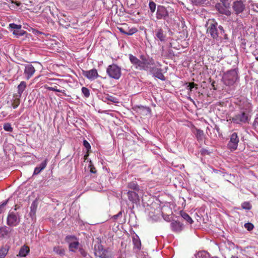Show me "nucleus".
<instances>
[{"label": "nucleus", "mask_w": 258, "mask_h": 258, "mask_svg": "<svg viewBox=\"0 0 258 258\" xmlns=\"http://www.w3.org/2000/svg\"><path fill=\"white\" fill-rule=\"evenodd\" d=\"M21 97L16 94L13 95V98L11 100V105L14 108H16L20 105Z\"/></svg>", "instance_id": "nucleus-20"}, {"label": "nucleus", "mask_w": 258, "mask_h": 258, "mask_svg": "<svg viewBox=\"0 0 258 258\" xmlns=\"http://www.w3.org/2000/svg\"><path fill=\"white\" fill-rule=\"evenodd\" d=\"M253 54L255 55L256 60L258 61V55L256 56L255 54H254V53H253Z\"/></svg>", "instance_id": "nucleus-53"}, {"label": "nucleus", "mask_w": 258, "mask_h": 258, "mask_svg": "<svg viewBox=\"0 0 258 258\" xmlns=\"http://www.w3.org/2000/svg\"><path fill=\"white\" fill-rule=\"evenodd\" d=\"M196 5H200L204 4L206 0H191Z\"/></svg>", "instance_id": "nucleus-46"}, {"label": "nucleus", "mask_w": 258, "mask_h": 258, "mask_svg": "<svg viewBox=\"0 0 258 258\" xmlns=\"http://www.w3.org/2000/svg\"><path fill=\"white\" fill-rule=\"evenodd\" d=\"M196 133L195 134L197 139L198 141H202L204 139L205 135L203 131L196 128Z\"/></svg>", "instance_id": "nucleus-26"}, {"label": "nucleus", "mask_w": 258, "mask_h": 258, "mask_svg": "<svg viewBox=\"0 0 258 258\" xmlns=\"http://www.w3.org/2000/svg\"><path fill=\"white\" fill-rule=\"evenodd\" d=\"M207 152H208L205 149H203L202 150V154H205L206 153L208 154Z\"/></svg>", "instance_id": "nucleus-49"}, {"label": "nucleus", "mask_w": 258, "mask_h": 258, "mask_svg": "<svg viewBox=\"0 0 258 258\" xmlns=\"http://www.w3.org/2000/svg\"><path fill=\"white\" fill-rule=\"evenodd\" d=\"M12 229L6 226L0 227V238H5L9 236Z\"/></svg>", "instance_id": "nucleus-17"}, {"label": "nucleus", "mask_w": 258, "mask_h": 258, "mask_svg": "<svg viewBox=\"0 0 258 258\" xmlns=\"http://www.w3.org/2000/svg\"><path fill=\"white\" fill-rule=\"evenodd\" d=\"M172 229L173 231L178 232L182 229V224L178 221H174L171 224Z\"/></svg>", "instance_id": "nucleus-24"}, {"label": "nucleus", "mask_w": 258, "mask_h": 258, "mask_svg": "<svg viewBox=\"0 0 258 258\" xmlns=\"http://www.w3.org/2000/svg\"><path fill=\"white\" fill-rule=\"evenodd\" d=\"M241 207L243 209L250 210L251 209L252 206L249 202H245L242 204Z\"/></svg>", "instance_id": "nucleus-36"}, {"label": "nucleus", "mask_w": 258, "mask_h": 258, "mask_svg": "<svg viewBox=\"0 0 258 258\" xmlns=\"http://www.w3.org/2000/svg\"><path fill=\"white\" fill-rule=\"evenodd\" d=\"M171 51H172V50H170V51H169V54H170V55H174L172 53V52H171Z\"/></svg>", "instance_id": "nucleus-55"}, {"label": "nucleus", "mask_w": 258, "mask_h": 258, "mask_svg": "<svg viewBox=\"0 0 258 258\" xmlns=\"http://www.w3.org/2000/svg\"><path fill=\"white\" fill-rule=\"evenodd\" d=\"M13 33L15 35L19 36L24 35L26 33V32L23 30H22L21 28L20 29L14 30Z\"/></svg>", "instance_id": "nucleus-34"}, {"label": "nucleus", "mask_w": 258, "mask_h": 258, "mask_svg": "<svg viewBox=\"0 0 258 258\" xmlns=\"http://www.w3.org/2000/svg\"><path fill=\"white\" fill-rule=\"evenodd\" d=\"M248 106L245 110L240 111L231 118V121L235 123L241 124L248 123L250 120L249 112L251 110V105L248 103Z\"/></svg>", "instance_id": "nucleus-1"}, {"label": "nucleus", "mask_w": 258, "mask_h": 258, "mask_svg": "<svg viewBox=\"0 0 258 258\" xmlns=\"http://www.w3.org/2000/svg\"><path fill=\"white\" fill-rule=\"evenodd\" d=\"M121 215H122V212H119L117 214H116L115 215H114L113 218L114 219H116L119 216H121Z\"/></svg>", "instance_id": "nucleus-48"}, {"label": "nucleus", "mask_w": 258, "mask_h": 258, "mask_svg": "<svg viewBox=\"0 0 258 258\" xmlns=\"http://www.w3.org/2000/svg\"><path fill=\"white\" fill-rule=\"evenodd\" d=\"M169 16V10L164 6H158L156 13V18L158 19H165Z\"/></svg>", "instance_id": "nucleus-11"}, {"label": "nucleus", "mask_w": 258, "mask_h": 258, "mask_svg": "<svg viewBox=\"0 0 258 258\" xmlns=\"http://www.w3.org/2000/svg\"><path fill=\"white\" fill-rule=\"evenodd\" d=\"M118 29L121 33L127 35H132L138 31L137 29L135 28L128 29L127 31L124 30V28L122 27H118Z\"/></svg>", "instance_id": "nucleus-21"}, {"label": "nucleus", "mask_w": 258, "mask_h": 258, "mask_svg": "<svg viewBox=\"0 0 258 258\" xmlns=\"http://www.w3.org/2000/svg\"><path fill=\"white\" fill-rule=\"evenodd\" d=\"M29 247L28 246L24 245L21 248L18 256L20 257H25L29 252Z\"/></svg>", "instance_id": "nucleus-23"}, {"label": "nucleus", "mask_w": 258, "mask_h": 258, "mask_svg": "<svg viewBox=\"0 0 258 258\" xmlns=\"http://www.w3.org/2000/svg\"><path fill=\"white\" fill-rule=\"evenodd\" d=\"M27 85L26 83L24 81H22L20 83V84L18 86V92L16 95H18L19 96H21L22 94L25 90L26 88Z\"/></svg>", "instance_id": "nucleus-22"}, {"label": "nucleus", "mask_w": 258, "mask_h": 258, "mask_svg": "<svg viewBox=\"0 0 258 258\" xmlns=\"http://www.w3.org/2000/svg\"><path fill=\"white\" fill-rule=\"evenodd\" d=\"M9 27L12 29H14L15 30L16 29H20L21 28V25H17L14 23H11L9 24Z\"/></svg>", "instance_id": "nucleus-40"}, {"label": "nucleus", "mask_w": 258, "mask_h": 258, "mask_svg": "<svg viewBox=\"0 0 258 258\" xmlns=\"http://www.w3.org/2000/svg\"><path fill=\"white\" fill-rule=\"evenodd\" d=\"M180 215L185 220H186L189 224H192L193 220L191 217L186 213L181 211L180 212Z\"/></svg>", "instance_id": "nucleus-30"}, {"label": "nucleus", "mask_w": 258, "mask_h": 258, "mask_svg": "<svg viewBox=\"0 0 258 258\" xmlns=\"http://www.w3.org/2000/svg\"><path fill=\"white\" fill-rule=\"evenodd\" d=\"M79 251L80 253L83 257H85L87 255V252L83 248H79Z\"/></svg>", "instance_id": "nucleus-45"}, {"label": "nucleus", "mask_w": 258, "mask_h": 258, "mask_svg": "<svg viewBox=\"0 0 258 258\" xmlns=\"http://www.w3.org/2000/svg\"><path fill=\"white\" fill-rule=\"evenodd\" d=\"M9 246L6 245L0 248V258H4L7 254L9 250Z\"/></svg>", "instance_id": "nucleus-25"}, {"label": "nucleus", "mask_w": 258, "mask_h": 258, "mask_svg": "<svg viewBox=\"0 0 258 258\" xmlns=\"http://www.w3.org/2000/svg\"><path fill=\"white\" fill-rule=\"evenodd\" d=\"M127 187L130 189V190L143 192V190L140 188V186L136 181H133L127 183Z\"/></svg>", "instance_id": "nucleus-16"}, {"label": "nucleus", "mask_w": 258, "mask_h": 258, "mask_svg": "<svg viewBox=\"0 0 258 258\" xmlns=\"http://www.w3.org/2000/svg\"><path fill=\"white\" fill-rule=\"evenodd\" d=\"M197 86H198V85H197V84H195V83H194V82H191V83H189V84H188V85L187 87L188 88V89H189L190 91H192V89L194 87H196V88L197 89Z\"/></svg>", "instance_id": "nucleus-44"}, {"label": "nucleus", "mask_w": 258, "mask_h": 258, "mask_svg": "<svg viewBox=\"0 0 258 258\" xmlns=\"http://www.w3.org/2000/svg\"><path fill=\"white\" fill-rule=\"evenodd\" d=\"M196 258H211L209 253L205 251H199L196 255Z\"/></svg>", "instance_id": "nucleus-28"}, {"label": "nucleus", "mask_w": 258, "mask_h": 258, "mask_svg": "<svg viewBox=\"0 0 258 258\" xmlns=\"http://www.w3.org/2000/svg\"><path fill=\"white\" fill-rule=\"evenodd\" d=\"M47 162L48 159H45L39 166L35 167L33 172V175L39 174L43 170H44L47 166Z\"/></svg>", "instance_id": "nucleus-19"}, {"label": "nucleus", "mask_w": 258, "mask_h": 258, "mask_svg": "<svg viewBox=\"0 0 258 258\" xmlns=\"http://www.w3.org/2000/svg\"><path fill=\"white\" fill-rule=\"evenodd\" d=\"M230 258H238V257L236 256L232 255Z\"/></svg>", "instance_id": "nucleus-54"}, {"label": "nucleus", "mask_w": 258, "mask_h": 258, "mask_svg": "<svg viewBox=\"0 0 258 258\" xmlns=\"http://www.w3.org/2000/svg\"><path fill=\"white\" fill-rule=\"evenodd\" d=\"M105 99L114 103L116 102V98L112 96L107 95V96L106 97Z\"/></svg>", "instance_id": "nucleus-41"}, {"label": "nucleus", "mask_w": 258, "mask_h": 258, "mask_svg": "<svg viewBox=\"0 0 258 258\" xmlns=\"http://www.w3.org/2000/svg\"><path fill=\"white\" fill-rule=\"evenodd\" d=\"M218 23L215 19H209L207 23V33L210 34L213 39H217L218 33L217 30Z\"/></svg>", "instance_id": "nucleus-3"}, {"label": "nucleus", "mask_w": 258, "mask_h": 258, "mask_svg": "<svg viewBox=\"0 0 258 258\" xmlns=\"http://www.w3.org/2000/svg\"><path fill=\"white\" fill-rule=\"evenodd\" d=\"M65 240L69 244H70L74 241L78 240V239L77 237L74 235H68L66 237Z\"/></svg>", "instance_id": "nucleus-33"}, {"label": "nucleus", "mask_w": 258, "mask_h": 258, "mask_svg": "<svg viewBox=\"0 0 258 258\" xmlns=\"http://www.w3.org/2000/svg\"><path fill=\"white\" fill-rule=\"evenodd\" d=\"M35 72V69L32 64H28L25 66L24 74L27 80L30 79L34 75Z\"/></svg>", "instance_id": "nucleus-13"}, {"label": "nucleus", "mask_w": 258, "mask_h": 258, "mask_svg": "<svg viewBox=\"0 0 258 258\" xmlns=\"http://www.w3.org/2000/svg\"><path fill=\"white\" fill-rule=\"evenodd\" d=\"M18 208H19V207H18L17 205H16L15 206V210L16 211Z\"/></svg>", "instance_id": "nucleus-52"}, {"label": "nucleus", "mask_w": 258, "mask_h": 258, "mask_svg": "<svg viewBox=\"0 0 258 258\" xmlns=\"http://www.w3.org/2000/svg\"><path fill=\"white\" fill-rule=\"evenodd\" d=\"M44 87L45 89L50 90V91H53L57 92H61V93H64V90H61L58 89L57 88V87L56 86H54L53 87H49L47 85H44Z\"/></svg>", "instance_id": "nucleus-32"}, {"label": "nucleus", "mask_w": 258, "mask_h": 258, "mask_svg": "<svg viewBox=\"0 0 258 258\" xmlns=\"http://www.w3.org/2000/svg\"><path fill=\"white\" fill-rule=\"evenodd\" d=\"M133 242L134 245V247L140 250L141 247V242L138 237H133Z\"/></svg>", "instance_id": "nucleus-31"}, {"label": "nucleus", "mask_w": 258, "mask_h": 258, "mask_svg": "<svg viewBox=\"0 0 258 258\" xmlns=\"http://www.w3.org/2000/svg\"><path fill=\"white\" fill-rule=\"evenodd\" d=\"M212 258H218V257H216V256H215V257H213Z\"/></svg>", "instance_id": "nucleus-57"}, {"label": "nucleus", "mask_w": 258, "mask_h": 258, "mask_svg": "<svg viewBox=\"0 0 258 258\" xmlns=\"http://www.w3.org/2000/svg\"><path fill=\"white\" fill-rule=\"evenodd\" d=\"M82 92L86 98H88L90 96V91L89 90L85 87L82 88Z\"/></svg>", "instance_id": "nucleus-35"}, {"label": "nucleus", "mask_w": 258, "mask_h": 258, "mask_svg": "<svg viewBox=\"0 0 258 258\" xmlns=\"http://www.w3.org/2000/svg\"><path fill=\"white\" fill-rule=\"evenodd\" d=\"M170 13H172H172H174V11H173V9H170Z\"/></svg>", "instance_id": "nucleus-56"}, {"label": "nucleus", "mask_w": 258, "mask_h": 258, "mask_svg": "<svg viewBox=\"0 0 258 258\" xmlns=\"http://www.w3.org/2000/svg\"><path fill=\"white\" fill-rule=\"evenodd\" d=\"M150 71L154 77L162 81H164L165 80V78L162 73V70L161 69L153 67L151 68Z\"/></svg>", "instance_id": "nucleus-15"}, {"label": "nucleus", "mask_w": 258, "mask_h": 258, "mask_svg": "<svg viewBox=\"0 0 258 258\" xmlns=\"http://www.w3.org/2000/svg\"><path fill=\"white\" fill-rule=\"evenodd\" d=\"M8 202V200H6L2 204L0 205V214L3 212V211H4V208L5 206L7 204Z\"/></svg>", "instance_id": "nucleus-43"}, {"label": "nucleus", "mask_w": 258, "mask_h": 258, "mask_svg": "<svg viewBox=\"0 0 258 258\" xmlns=\"http://www.w3.org/2000/svg\"><path fill=\"white\" fill-rule=\"evenodd\" d=\"M20 221V215L14 212H9L7 220V224L9 226H16Z\"/></svg>", "instance_id": "nucleus-7"}, {"label": "nucleus", "mask_w": 258, "mask_h": 258, "mask_svg": "<svg viewBox=\"0 0 258 258\" xmlns=\"http://www.w3.org/2000/svg\"><path fill=\"white\" fill-rule=\"evenodd\" d=\"M37 208V202L36 201H34L32 202V203L31 204V207H30V214L31 215H35Z\"/></svg>", "instance_id": "nucleus-29"}, {"label": "nucleus", "mask_w": 258, "mask_h": 258, "mask_svg": "<svg viewBox=\"0 0 258 258\" xmlns=\"http://www.w3.org/2000/svg\"><path fill=\"white\" fill-rule=\"evenodd\" d=\"M218 28L220 30H221V31H223L224 32V29L223 28V27L222 26H218Z\"/></svg>", "instance_id": "nucleus-50"}, {"label": "nucleus", "mask_w": 258, "mask_h": 258, "mask_svg": "<svg viewBox=\"0 0 258 258\" xmlns=\"http://www.w3.org/2000/svg\"><path fill=\"white\" fill-rule=\"evenodd\" d=\"M145 109H146L148 112H151V109L149 107H144Z\"/></svg>", "instance_id": "nucleus-51"}, {"label": "nucleus", "mask_w": 258, "mask_h": 258, "mask_svg": "<svg viewBox=\"0 0 258 258\" xmlns=\"http://www.w3.org/2000/svg\"><path fill=\"white\" fill-rule=\"evenodd\" d=\"M83 75L90 80H94L99 76L97 71L93 69L89 71H82Z\"/></svg>", "instance_id": "nucleus-12"}, {"label": "nucleus", "mask_w": 258, "mask_h": 258, "mask_svg": "<svg viewBox=\"0 0 258 258\" xmlns=\"http://www.w3.org/2000/svg\"><path fill=\"white\" fill-rule=\"evenodd\" d=\"M149 8L150 9L151 12L152 13H154L156 10V4L153 2H150L149 3Z\"/></svg>", "instance_id": "nucleus-38"}, {"label": "nucleus", "mask_w": 258, "mask_h": 258, "mask_svg": "<svg viewBox=\"0 0 258 258\" xmlns=\"http://www.w3.org/2000/svg\"><path fill=\"white\" fill-rule=\"evenodd\" d=\"M156 38L161 41H165L166 40V34L163 29L161 28L155 30Z\"/></svg>", "instance_id": "nucleus-18"}, {"label": "nucleus", "mask_w": 258, "mask_h": 258, "mask_svg": "<svg viewBox=\"0 0 258 258\" xmlns=\"http://www.w3.org/2000/svg\"><path fill=\"white\" fill-rule=\"evenodd\" d=\"M4 129L7 132H12L13 131V127L11 126V123H6L4 125Z\"/></svg>", "instance_id": "nucleus-37"}, {"label": "nucleus", "mask_w": 258, "mask_h": 258, "mask_svg": "<svg viewBox=\"0 0 258 258\" xmlns=\"http://www.w3.org/2000/svg\"><path fill=\"white\" fill-rule=\"evenodd\" d=\"M83 145L86 148V149L87 150V151H89V150L91 149V146H90V144L86 140H84Z\"/></svg>", "instance_id": "nucleus-42"}, {"label": "nucleus", "mask_w": 258, "mask_h": 258, "mask_svg": "<svg viewBox=\"0 0 258 258\" xmlns=\"http://www.w3.org/2000/svg\"><path fill=\"white\" fill-rule=\"evenodd\" d=\"M237 77V72L235 70L227 72L223 77L225 84L229 86L233 85L236 81Z\"/></svg>", "instance_id": "nucleus-6"}, {"label": "nucleus", "mask_w": 258, "mask_h": 258, "mask_svg": "<svg viewBox=\"0 0 258 258\" xmlns=\"http://www.w3.org/2000/svg\"><path fill=\"white\" fill-rule=\"evenodd\" d=\"M239 142L237 134L233 133L230 136V141L228 144V148L231 150H236L237 148Z\"/></svg>", "instance_id": "nucleus-10"}, {"label": "nucleus", "mask_w": 258, "mask_h": 258, "mask_svg": "<svg viewBox=\"0 0 258 258\" xmlns=\"http://www.w3.org/2000/svg\"><path fill=\"white\" fill-rule=\"evenodd\" d=\"M87 157V155H85V158H86Z\"/></svg>", "instance_id": "nucleus-58"}, {"label": "nucleus", "mask_w": 258, "mask_h": 258, "mask_svg": "<svg viewBox=\"0 0 258 258\" xmlns=\"http://www.w3.org/2000/svg\"><path fill=\"white\" fill-rule=\"evenodd\" d=\"M89 167H90V172L93 173H95L96 172V170L95 168L94 167L93 165H92L91 164L89 165Z\"/></svg>", "instance_id": "nucleus-47"}, {"label": "nucleus", "mask_w": 258, "mask_h": 258, "mask_svg": "<svg viewBox=\"0 0 258 258\" xmlns=\"http://www.w3.org/2000/svg\"><path fill=\"white\" fill-rule=\"evenodd\" d=\"M143 192L128 190L126 192L128 200L133 204H139L140 202V196L143 195Z\"/></svg>", "instance_id": "nucleus-8"}, {"label": "nucleus", "mask_w": 258, "mask_h": 258, "mask_svg": "<svg viewBox=\"0 0 258 258\" xmlns=\"http://www.w3.org/2000/svg\"><path fill=\"white\" fill-rule=\"evenodd\" d=\"M94 253L96 257L110 258L112 256L111 252L108 250L104 249L101 245L95 248Z\"/></svg>", "instance_id": "nucleus-9"}, {"label": "nucleus", "mask_w": 258, "mask_h": 258, "mask_svg": "<svg viewBox=\"0 0 258 258\" xmlns=\"http://www.w3.org/2000/svg\"><path fill=\"white\" fill-rule=\"evenodd\" d=\"M106 73L110 78L118 80L121 76V68L115 64H112L108 67Z\"/></svg>", "instance_id": "nucleus-4"}, {"label": "nucleus", "mask_w": 258, "mask_h": 258, "mask_svg": "<svg viewBox=\"0 0 258 258\" xmlns=\"http://www.w3.org/2000/svg\"><path fill=\"white\" fill-rule=\"evenodd\" d=\"M140 58L141 59L142 62L141 70L148 71L150 70L152 68L151 66L155 64L154 59L149 56L142 54L140 56Z\"/></svg>", "instance_id": "nucleus-5"}, {"label": "nucleus", "mask_w": 258, "mask_h": 258, "mask_svg": "<svg viewBox=\"0 0 258 258\" xmlns=\"http://www.w3.org/2000/svg\"><path fill=\"white\" fill-rule=\"evenodd\" d=\"M244 226L245 228H246L248 231H251L254 228L253 225L252 223L249 222L245 223Z\"/></svg>", "instance_id": "nucleus-39"}, {"label": "nucleus", "mask_w": 258, "mask_h": 258, "mask_svg": "<svg viewBox=\"0 0 258 258\" xmlns=\"http://www.w3.org/2000/svg\"><path fill=\"white\" fill-rule=\"evenodd\" d=\"M215 7L220 14L227 16H230L231 14L230 0H220V2L216 5Z\"/></svg>", "instance_id": "nucleus-2"}, {"label": "nucleus", "mask_w": 258, "mask_h": 258, "mask_svg": "<svg viewBox=\"0 0 258 258\" xmlns=\"http://www.w3.org/2000/svg\"><path fill=\"white\" fill-rule=\"evenodd\" d=\"M79 245L80 243L78 240L74 241L73 242L69 244V250L72 252H76V250L79 248Z\"/></svg>", "instance_id": "nucleus-27"}, {"label": "nucleus", "mask_w": 258, "mask_h": 258, "mask_svg": "<svg viewBox=\"0 0 258 258\" xmlns=\"http://www.w3.org/2000/svg\"><path fill=\"white\" fill-rule=\"evenodd\" d=\"M128 57L134 67L137 70H141V59L140 58L139 59L132 54L128 55Z\"/></svg>", "instance_id": "nucleus-14"}]
</instances>
